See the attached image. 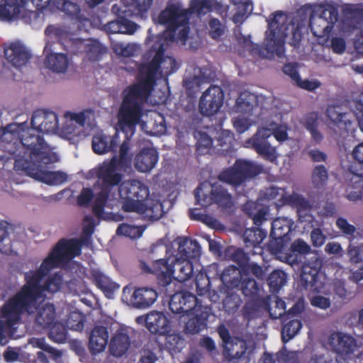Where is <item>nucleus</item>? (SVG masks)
Returning <instances> with one entry per match:
<instances>
[{
  "mask_svg": "<svg viewBox=\"0 0 363 363\" xmlns=\"http://www.w3.org/2000/svg\"><path fill=\"white\" fill-rule=\"evenodd\" d=\"M322 267V260L315 256L311 259L306 261L301 267L300 284L306 290L318 291L321 288L320 272Z\"/></svg>",
  "mask_w": 363,
  "mask_h": 363,
  "instance_id": "obj_12",
  "label": "nucleus"
},
{
  "mask_svg": "<svg viewBox=\"0 0 363 363\" xmlns=\"http://www.w3.org/2000/svg\"><path fill=\"white\" fill-rule=\"evenodd\" d=\"M178 245V255L181 259L191 260L200 257L201 249L196 240L188 237L179 238Z\"/></svg>",
  "mask_w": 363,
  "mask_h": 363,
  "instance_id": "obj_27",
  "label": "nucleus"
},
{
  "mask_svg": "<svg viewBox=\"0 0 363 363\" xmlns=\"http://www.w3.org/2000/svg\"><path fill=\"white\" fill-rule=\"evenodd\" d=\"M63 262L79 256L82 253L79 243L77 238L61 239L54 247Z\"/></svg>",
  "mask_w": 363,
  "mask_h": 363,
  "instance_id": "obj_30",
  "label": "nucleus"
},
{
  "mask_svg": "<svg viewBox=\"0 0 363 363\" xmlns=\"http://www.w3.org/2000/svg\"><path fill=\"white\" fill-rule=\"evenodd\" d=\"M157 298L156 290L152 288L142 287L134 291L130 301L133 306L137 308H146L152 306Z\"/></svg>",
  "mask_w": 363,
  "mask_h": 363,
  "instance_id": "obj_29",
  "label": "nucleus"
},
{
  "mask_svg": "<svg viewBox=\"0 0 363 363\" xmlns=\"http://www.w3.org/2000/svg\"><path fill=\"white\" fill-rule=\"evenodd\" d=\"M136 322L140 324L145 323L152 334L167 335L172 331L171 322L162 312L152 311L146 315L138 317Z\"/></svg>",
  "mask_w": 363,
  "mask_h": 363,
  "instance_id": "obj_14",
  "label": "nucleus"
},
{
  "mask_svg": "<svg viewBox=\"0 0 363 363\" xmlns=\"http://www.w3.org/2000/svg\"><path fill=\"white\" fill-rule=\"evenodd\" d=\"M40 283L41 281L38 282V291L34 294L33 297L28 298L26 294H22L21 289L3 304L2 316L6 319L9 325L18 323L24 313H33L37 309L38 301L43 296V293L54 294L59 291L64 284V280L62 275L56 272L48 277L43 285Z\"/></svg>",
  "mask_w": 363,
  "mask_h": 363,
  "instance_id": "obj_1",
  "label": "nucleus"
},
{
  "mask_svg": "<svg viewBox=\"0 0 363 363\" xmlns=\"http://www.w3.org/2000/svg\"><path fill=\"white\" fill-rule=\"evenodd\" d=\"M64 262L59 253L55 248L52 249L40 264L39 269L35 271H29L25 273V284L21 287L22 294H26L28 298L33 297L34 294L38 291V282L41 281L44 277L53 268L59 266Z\"/></svg>",
  "mask_w": 363,
  "mask_h": 363,
  "instance_id": "obj_10",
  "label": "nucleus"
},
{
  "mask_svg": "<svg viewBox=\"0 0 363 363\" xmlns=\"http://www.w3.org/2000/svg\"><path fill=\"white\" fill-rule=\"evenodd\" d=\"M252 350L244 340H239L233 345L232 360L234 363H249Z\"/></svg>",
  "mask_w": 363,
  "mask_h": 363,
  "instance_id": "obj_40",
  "label": "nucleus"
},
{
  "mask_svg": "<svg viewBox=\"0 0 363 363\" xmlns=\"http://www.w3.org/2000/svg\"><path fill=\"white\" fill-rule=\"evenodd\" d=\"M42 164H28L25 169L30 177L47 184L59 185L66 182L67 175L65 172L43 170L41 169Z\"/></svg>",
  "mask_w": 363,
  "mask_h": 363,
  "instance_id": "obj_18",
  "label": "nucleus"
},
{
  "mask_svg": "<svg viewBox=\"0 0 363 363\" xmlns=\"http://www.w3.org/2000/svg\"><path fill=\"white\" fill-rule=\"evenodd\" d=\"M352 189L347 190V198L352 201L363 198V174L354 173L350 179Z\"/></svg>",
  "mask_w": 363,
  "mask_h": 363,
  "instance_id": "obj_44",
  "label": "nucleus"
},
{
  "mask_svg": "<svg viewBox=\"0 0 363 363\" xmlns=\"http://www.w3.org/2000/svg\"><path fill=\"white\" fill-rule=\"evenodd\" d=\"M337 19V9L334 6L328 5L323 7L318 16L311 17L309 27L315 36L324 37L330 33Z\"/></svg>",
  "mask_w": 363,
  "mask_h": 363,
  "instance_id": "obj_11",
  "label": "nucleus"
},
{
  "mask_svg": "<svg viewBox=\"0 0 363 363\" xmlns=\"http://www.w3.org/2000/svg\"><path fill=\"white\" fill-rule=\"evenodd\" d=\"M326 115L330 121L338 128H346L348 123H351L348 114L342 112V108L339 106H328L326 109Z\"/></svg>",
  "mask_w": 363,
  "mask_h": 363,
  "instance_id": "obj_41",
  "label": "nucleus"
},
{
  "mask_svg": "<svg viewBox=\"0 0 363 363\" xmlns=\"http://www.w3.org/2000/svg\"><path fill=\"white\" fill-rule=\"evenodd\" d=\"M311 251V247L302 239L296 240L285 253L284 259L291 265L298 263V255H306Z\"/></svg>",
  "mask_w": 363,
  "mask_h": 363,
  "instance_id": "obj_34",
  "label": "nucleus"
},
{
  "mask_svg": "<svg viewBox=\"0 0 363 363\" xmlns=\"http://www.w3.org/2000/svg\"><path fill=\"white\" fill-rule=\"evenodd\" d=\"M149 188L142 182L137 179L127 180L119 186L120 198H134L144 201L149 196Z\"/></svg>",
  "mask_w": 363,
  "mask_h": 363,
  "instance_id": "obj_20",
  "label": "nucleus"
},
{
  "mask_svg": "<svg viewBox=\"0 0 363 363\" xmlns=\"http://www.w3.org/2000/svg\"><path fill=\"white\" fill-rule=\"evenodd\" d=\"M291 229L288 225H283L280 219L272 222L270 236L287 237Z\"/></svg>",
  "mask_w": 363,
  "mask_h": 363,
  "instance_id": "obj_62",
  "label": "nucleus"
},
{
  "mask_svg": "<svg viewBox=\"0 0 363 363\" xmlns=\"http://www.w3.org/2000/svg\"><path fill=\"white\" fill-rule=\"evenodd\" d=\"M302 328L301 320L298 319H292L284 324L281 329V340L284 343H286L293 337H294Z\"/></svg>",
  "mask_w": 363,
  "mask_h": 363,
  "instance_id": "obj_50",
  "label": "nucleus"
},
{
  "mask_svg": "<svg viewBox=\"0 0 363 363\" xmlns=\"http://www.w3.org/2000/svg\"><path fill=\"white\" fill-rule=\"evenodd\" d=\"M240 285H241L242 292L245 296L254 297L259 291L257 282L252 278H242Z\"/></svg>",
  "mask_w": 363,
  "mask_h": 363,
  "instance_id": "obj_59",
  "label": "nucleus"
},
{
  "mask_svg": "<svg viewBox=\"0 0 363 363\" xmlns=\"http://www.w3.org/2000/svg\"><path fill=\"white\" fill-rule=\"evenodd\" d=\"M55 6L57 9L65 13L70 19L84 23L89 21L88 18L82 13L81 8L77 3L69 0H55Z\"/></svg>",
  "mask_w": 363,
  "mask_h": 363,
  "instance_id": "obj_32",
  "label": "nucleus"
},
{
  "mask_svg": "<svg viewBox=\"0 0 363 363\" xmlns=\"http://www.w3.org/2000/svg\"><path fill=\"white\" fill-rule=\"evenodd\" d=\"M22 124L23 125L16 132V136L19 138L25 149V154L28 155L33 164L37 162L48 164L53 162L54 154L43 137L40 135V133H38L37 129L32 125L31 128L25 129V124Z\"/></svg>",
  "mask_w": 363,
  "mask_h": 363,
  "instance_id": "obj_6",
  "label": "nucleus"
},
{
  "mask_svg": "<svg viewBox=\"0 0 363 363\" xmlns=\"http://www.w3.org/2000/svg\"><path fill=\"white\" fill-rule=\"evenodd\" d=\"M194 194L196 204L203 208L216 204L222 210H230L234 206L232 195L220 184L202 182L194 190Z\"/></svg>",
  "mask_w": 363,
  "mask_h": 363,
  "instance_id": "obj_8",
  "label": "nucleus"
},
{
  "mask_svg": "<svg viewBox=\"0 0 363 363\" xmlns=\"http://www.w3.org/2000/svg\"><path fill=\"white\" fill-rule=\"evenodd\" d=\"M130 345L129 335L122 330H117L111 339L109 351L113 356L120 357L126 353Z\"/></svg>",
  "mask_w": 363,
  "mask_h": 363,
  "instance_id": "obj_31",
  "label": "nucleus"
},
{
  "mask_svg": "<svg viewBox=\"0 0 363 363\" xmlns=\"http://www.w3.org/2000/svg\"><path fill=\"white\" fill-rule=\"evenodd\" d=\"M45 34L50 38L60 40L67 36V32L61 26L49 25L45 30Z\"/></svg>",
  "mask_w": 363,
  "mask_h": 363,
  "instance_id": "obj_63",
  "label": "nucleus"
},
{
  "mask_svg": "<svg viewBox=\"0 0 363 363\" xmlns=\"http://www.w3.org/2000/svg\"><path fill=\"white\" fill-rule=\"evenodd\" d=\"M246 144L265 160L274 162L278 158L276 148L272 147L268 141H246Z\"/></svg>",
  "mask_w": 363,
  "mask_h": 363,
  "instance_id": "obj_35",
  "label": "nucleus"
},
{
  "mask_svg": "<svg viewBox=\"0 0 363 363\" xmlns=\"http://www.w3.org/2000/svg\"><path fill=\"white\" fill-rule=\"evenodd\" d=\"M4 55L7 61L16 68L26 65L30 58V52L19 42L12 43L4 48Z\"/></svg>",
  "mask_w": 363,
  "mask_h": 363,
  "instance_id": "obj_22",
  "label": "nucleus"
},
{
  "mask_svg": "<svg viewBox=\"0 0 363 363\" xmlns=\"http://www.w3.org/2000/svg\"><path fill=\"white\" fill-rule=\"evenodd\" d=\"M225 256L241 267H246L250 261L248 254H247L243 249L240 247H228L225 250Z\"/></svg>",
  "mask_w": 363,
  "mask_h": 363,
  "instance_id": "obj_48",
  "label": "nucleus"
},
{
  "mask_svg": "<svg viewBox=\"0 0 363 363\" xmlns=\"http://www.w3.org/2000/svg\"><path fill=\"white\" fill-rule=\"evenodd\" d=\"M151 92L139 81L123 91V100L118 111L121 125L132 128L139 123L143 116V104Z\"/></svg>",
  "mask_w": 363,
  "mask_h": 363,
  "instance_id": "obj_3",
  "label": "nucleus"
},
{
  "mask_svg": "<svg viewBox=\"0 0 363 363\" xmlns=\"http://www.w3.org/2000/svg\"><path fill=\"white\" fill-rule=\"evenodd\" d=\"M122 200V210L125 212H135L142 214L144 212L145 206L143 205V201L134 198H121Z\"/></svg>",
  "mask_w": 363,
  "mask_h": 363,
  "instance_id": "obj_55",
  "label": "nucleus"
},
{
  "mask_svg": "<svg viewBox=\"0 0 363 363\" xmlns=\"http://www.w3.org/2000/svg\"><path fill=\"white\" fill-rule=\"evenodd\" d=\"M132 157L130 139L126 137L119 147L118 155H114L111 159H115L114 163L119 166L121 170H126L131 167Z\"/></svg>",
  "mask_w": 363,
  "mask_h": 363,
  "instance_id": "obj_38",
  "label": "nucleus"
},
{
  "mask_svg": "<svg viewBox=\"0 0 363 363\" xmlns=\"http://www.w3.org/2000/svg\"><path fill=\"white\" fill-rule=\"evenodd\" d=\"M272 18L267 20L268 22V30L266 31L265 48L267 57L272 58L274 55L279 57L284 56L285 48V33L286 23L287 21L284 13L277 11L273 13Z\"/></svg>",
  "mask_w": 363,
  "mask_h": 363,
  "instance_id": "obj_7",
  "label": "nucleus"
},
{
  "mask_svg": "<svg viewBox=\"0 0 363 363\" xmlns=\"http://www.w3.org/2000/svg\"><path fill=\"white\" fill-rule=\"evenodd\" d=\"M108 340V328L103 325H96L91 330L89 337V350L91 355L104 352Z\"/></svg>",
  "mask_w": 363,
  "mask_h": 363,
  "instance_id": "obj_24",
  "label": "nucleus"
},
{
  "mask_svg": "<svg viewBox=\"0 0 363 363\" xmlns=\"http://www.w3.org/2000/svg\"><path fill=\"white\" fill-rule=\"evenodd\" d=\"M118 138V133H115L112 137L104 134L95 135L92 138L93 151L98 155H103L108 152H115Z\"/></svg>",
  "mask_w": 363,
  "mask_h": 363,
  "instance_id": "obj_28",
  "label": "nucleus"
},
{
  "mask_svg": "<svg viewBox=\"0 0 363 363\" xmlns=\"http://www.w3.org/2000/svg\"><path fill=\"white\" fill-rule=\"evenodd\" d=\"M143 205L145 206L143 215L148 217L150 220H157L162 215V204L157 199L146 198L143 201Z\"/></svg>",
  "mask_w": 363,
  "mask_h": 363,
  "instance_id": "obj_46",
  "label": "nucleus"
},
{
  "mask_svg": "<svg viewBox=\"0 0 363 363\" xmlns=\"http://www.w3.org/2000/svg\"><path fill=\"white\" fill-rule=\"evenodd\" d=\"M287 281L286 274L281 269H275L270 273L267 279L269 291L272 293H277L286 284Z\"/></svg>",
  "mask_w": 363,
  "mask_h": 363,
  "instance_id": "obj_47",
  "label": "nucleus"
},
{
  "mask_svg": "<svg viewBox=\"0 0 363 363\" xmlns=\"http://www.w3.org/2000/svg\"><path fill=\"white\" fill-rule=\"evenodd\" d=\"M198 306L197 297L188 291H179L173 294L169 302V308L174 314L182 316L196 309Z\"/></svg>",
  "mask_w": 363,
  "mask_h": 363,
  "instance_id": "obj_17",
  "label": "nucleus"
},
{
  "mask_svg": "<svg viewBox=\"0 0 363 363\" xmlns=\"http://www.w3.org/2000/svg\"><path fill=\"white\" fill-rule=\"evenodd\" d=\"M252 2L250 0H245V1L240 2L235 6L237 11L233 16V21L235 23H241L244 21L246 14L252 7Z\"/></svg>",
  "mask_w": 363,
  "mask_h": 363,
  "instance_id": "obj_61",
  "label": "nucleus"
},
{
  "mask_svg": "<svg viewBox=\"0 0 363 363\" xmlns=\"http://www.w3.org/2000/svg\"><path fill=\"white\" fill-rule=\"evenodd\" d=\"M71 49H66L72 55L84 52L89 61L96 62L101 60L103 55L106 52V48L98 40H91L87 43L80 38L70 40Z\"/></svg>",
  "mask_w": 363,
  "mask_h": 363,
  "instance_id": "obj_15",
  "label": "nucleus"
},
{
  "mask_svg": "<svg viewBox=\"0 0 363 363\" xmlns=\"http://www.w3.org/2000/svg\"><path fill=\"white\" fill-rule=\"evenodd\" d=\"M195 284L199 296H203L210 290L211 281L206 274H198L195 278Z\"/></svg>",
  "mask_w": 363,
  "mask_h": 363,
  "instance_id": "obj_60",
  "label": "nucleus"
},
{
  "mask_svg": "<svg viewBox=\"0 0 363 363\" xmlns=\"http://www.w3.org/2000/svg\"><path fill=\"white\" fill-rule=\"evenodd\" d=\"M159 154L154 147H143L134 157L135 168L140 172H149L158 162Z\"/></svg>",
  "mask_w": 363,
  "mask_h": 363,
  "instance_id": "obj_21",
  "label": "nucleus"
},
{
  "mask_svg": "<svg viewBox=\"0 0 363 363\" xmlns=\"http://www.w3.org/2000/svg\"><path fill=\"white\" fill-rule=\"evenodd\" d=\"M0 18L11 20L20 13V9L26 4V0H1Z\"/></svg>",
  "mask_w": 363,
  "mask_h": 363,
  "instance_id": "obj_39",
  "label": "nucleus"
},
{
  "mask_svg": "<svg viewBox=\"0 0 363 363\" xmlns=\"http://www.w3.org/2000/svg\"><path fill=\"white\" fill-rule=\"evenodd\" d=\"M289 239L287 237L270 236V240L267 243V249L272 253L280 258H284L285 256L286 246L285 242Z\"/></svg>",
  "mask_w": 363,
  "mask_h": 363,
  "instance_id": "obj_49",
  "label": "nucleus"
},
{
  "mask_svg": "<svg viewBox=\"0 0 363 363\" xmlns=\"http://www.w3.org/2000/svg\"><path fill=\"white\" fill-rule=\"evenodd\" d=\"M56 310L54 304L47 303L37 310L35 323L43 328H50L55 321Z\"/></svg>",
  "mask_w": 363,
  "mask_h": 363,
  "instance_id": "obj_33",
  "label": "nucleus"
},
{
  "mask_svg": "<svg viewBox=\"0 0 363 363\" xmlns=\"http://www.w3.org/2000/svg\"><path fill=\"white\" fill-rule=\"evenodd\" d=\"M30 124L38 133H55L58 129V118L53 111L37 110L33 113Z\"/></svg>",
  "mask_w": 363,
  "mask_h": 363,
  "instance_id": "obj_19",
  "label": "nucleus"
},
{
  "mask_svg": "<svg viewBox=\"0 0 363 363\" xmlns=\"http://www.w3.org/2000/svg\"><path fill=\"white\" fill-rule=\"evenodd\" d=\"M191 316L185 323L184 332L188 334H197L207 327L208 313L197 306L196 309L186 314Z\"/></svg>",
  "mask_w": 363,
  "mask_h": 363,
  "instance_id": "obj_25",
  "label": "nucleus"
},
{
  "mask_svg": "<svg viewBox=\"0 0 363 363\" xmlns=\"http://www.w3.org/2000/svg\"><path fill=\"white\" fill-rule=\"evenodd\" d=\"M224 100V92L217 85H211L201 95L199 109L203 116H211L216 114Z\"/></svg>",
  "mask_w": 363,
  "mask_h": 363,
  "instance_id": "obj_13",
  "label": "nucleus"
},
{
  "mask_svg": "<svg viewBox=\"0 0 363 363\" xmlns=\"http://www.w3.org/2000/svg\"><path fill=\"white\" fill-rule=\"evenodd\" d=\"M48 337L55 342L64 343L67 338V330L64 324L56 321L50 327Z\"/></svg>",
  "mask_w": 363,
  "mask_h": 363,
  "instance_id": "obj_51",
  "label": "nucleus"
},
{
  "mask_svg": "<svg viewBox=\"0 0 363 363\" xmlns=\"http://www.w3.org/2000/svg\"><path fill=\"white\" fill-rule=\"evenodd\" d=\"M92 277L95 285L98 289H101L107 297H111L114 291L120 287L118 284L113 281L108 277L101 272H94Z\"/></svg>",
  "mask_w": 363,
  "mask_h": 363,
  "instance_id": "obj_37",
  "label": "nucleus"
},
{
  "mask_svg": "<svg viewBox=\"0 0 363 363\" xmlns=\"http://www.w3.org/2000/svg\"><path fill=\"white\" fill-rule=\"evenodd\" d=\"M144 230L145 228L143 226L121 223L117 228L116 234L123 235L131 239H136L142 236Z\"/></svg>",
  "mask_w": 363,
  "mask_h": 363,
  "instance_id": "obj_52",
  "label": "nucleus"
},
{
  "mask_svg": "<svg viewBox=\"0 0 363 363\" xmlns=\"http://www.w3.org/2000/svg\"><path fill=\"white\" fill-rule=\"evenodd\" d=\"M329 343L333 350L341 355L353 353L357 346L354 337L340 332L333 333L330 335Z\"/></svg>",
  "mask_w": 363,
  "mask_h": 363,
  "instance_id": "obj_23",
  "label": "nucleus"
},
{
  "mask_svg": "<svg viewBox=\"0 0 363 363\" xmlns=\"http://www.w3.org/2000/svg\"><path fill=\"white\" fill-rule=\"evenodd\" d=\"M242 303L240 296L234 292L228 293L223 301V307L228 314H234Z\"/></svg>",
  "mask_w": 363,
  "mask_h": 363,
  "instance_id": "obj_54",
  "label": "nucleus"
},
{
  "mask_svg": "<svg viewBox=\"0 0 363 363\" xmlns=\"http://www.w3.org/2000/svg\"><path fill=\"white\" fill-rule=\"evenodd\" d=\"M110 193V189L101 188V191L96 194L92 206V212L99 219H106L104 208L106 206Z\"/></svg>",
  "mask_w": 363,
  "mask_h": 363,
  "instance_id": "obj_43",
  "label": "nucleus"
},
{
  "mask_svg": "<svg viewBox=\"0 0 363 363\" xmlns=\"http://www.w3.org/2000/svg\"><path fill=\"white\" fill-rule=\"evenodd\" d=\"M328 179V174L324 165H317L313 169L311 180L315 187L323 186Z\"/></svg>",
  "mask_w": 363,
  "mask_h": 363,
  "instance_id": "obj_57",
  "label": "nucleus"
},
{
  "mask_svg": "<svg viewBox=\"0 0 363 363\" xmlns=\"http://www.w3.org/2000/svg\"><path fill=\"white\" fill-rule=\"evenodd\" d=\"M114 161L115 159H111L108 162H104L96 172L98 182L101 188H107L110 191L113 187L119 185L123 179V174L117 172L121 169Z\"/></svg>",
  "mask_w": 363,
  "mask_h": 363,
  "instance_id": "obj_16",
  "label": "nucleus"
},
{
  "mask_svg": "<svg viewBox=\"0 0 363 363\" xmlns=\"http://www.w3.org/2000/svg\"><path fill=\"white\" fill-rule=\"evenodd\" d=\"M242 274L238 267L230 265L226 267L220 274L222 283L228 289H235L240 286Z\"/></svg>",
  "mask_w": 363,
  "mask_h": 363,
  "instance_id": "obj_36",
  "label": "nucleus"
},
{
  "mask_svg": "<svg viewBox=\"0 0 363 363\" xmlns=\"http://www.w3.org/2000/svg\"><path fill=\"white\" fill-rule=\"evenodd\" d=\"M86 317L80 312L73 311L69 313L67 324L72 330L82 331L84 327Z\"/></svg>",
  "mask_w": 363,
  "mask_h": 363,
  "instance_id": "obj_58",
  "label": "nucleus"
},
{
  "mask_svg": "<svg viewBox=\"0 0 363 363\" xmlns=\"http://www.w3.org/2000/svg\"><path fill=\"white\" fill-rule=\"evenodd\" d=\"M262 167L252 162L237 160L232 167L223 169L218 179L224 183L237 187L247 179L252 178L261 173Z\"/></svg>",
  "mask_w": 363,
  "mask_h": 363,
  "instance_id": "obj_9",
  "label": "nucleus"
},
{
  "mask_svg": "<svg viewBox=\"0 0 363 363\" xmlns=\"http://www.w3.org/2000/svg\"><path fill=\"white\" fill-rule=\"evenodd\" d=\"M189 217L191 220L201 221L212 228H216L219 224L218 219L211 215L201 213L198 208L190 209Z\"/></svg>",
  "mask_w": 363,
  "mask_h": 363,
  "instance_id": "obj_56",
  "label": "nucleus"
},
{
  "mask_svg": "<svg viewBox=\"0 0 363 363\" xmlns=\"http://www.w3.org/2000/svg\"><path fill=\"white\" fill-rule=\"evenodd\" d=\"M345 18L352 23H359L363 20V8L358 4L346 5L342 10Z\"/></svg>",
  "mask_w": 363,
  "mask_h": 363,
  "instance_id": "obj_53",
  "label": "nucleus"
},
{
  "mask_svg": "<svg viewBox=\"0 0 363 363\" xmlns=\"http://www.w3.org/2000/svg\"><path fill=\"white\" fill-rule=\"evenodd\" d=\"M152 49L157 50L156 53L149 63L143 64L139 68L138 80L151 91L156 84L158 73L168 77L179 68L174 57L164 55L165 49L163 43H160L157 48L153 45Z\"/></svg>",
  "mask_w": 363,
  "mask_h": 363,
  "instance_id": "obj_5",
  "label": "nucleus"
},
{
  "mask_svg": "<svg viewBox=\"0 0 363 363\" xmlns=\"http://www.w3.org/2000/svg\"><path fill=\"white\" fill-rule=\"evenodd\" d=\"M222 7L217 0H191L187 9H182L179 3L169 4L160 13L158 22L174 31L180 25L188 23L191 14L205 15L213 11H219Z\"/></svg>",
  "mask_w": 363,
  "mask_h": 363,
  "instance_id": "obj_2",
  "label": "nucleus"
},
{
  "mask_svg": "<svg viewBox=\"0 0 363 363\" xmlns=\"http://www.w3.org/2000/svg\"><path fill=\"white\" fill-rule=\"evenodd\" d=\"M209 35L211 38L217 40L224 33V29L220 21L217 18H212L209 21Z\"/></svg>",
  "mask_w": 363,
  "mask_h": 363,
  "instance_id": "obj_64",
  "label": "nucleus"
},
{
  "mask_svg": "<svg viewBox=\"0 0 363 363\" xmlns=\"http://www.w3.org/2000/svg\"><path fill=\"white\" fill-rule=\"evenodd\" d=\"M52 45L47 43L43 52L45 54V65L52 72L57 73H64L66 72L69 60L66 54L51 52Z\"/></svg>",
  "mask_w": 363,
  "mask_h": 363,
  "instance_id": "obj_26",
  "label": "nucleus"
},
{
  "mask_svg": "<svg viewBox=\"0 0 363 363\" xmlns=\"http://www.w3.org/2000/svg\"><path fill=\"white\" fill-rule=\"evenodd\" d=\"M267 232L260 228L252 227L245 229L243 240L247 247L258 246L267 237Z\"/></svg>",
  "mask_w": 363,
  "mask_h": 363,
  "instance_id": "obj_42",
  "label": "nucleus"
},
{
  "mask_svg": "<svg viewBox=\"0 0 363 363\" xmlns=\"http://www.w3.org/2000/svg\"><path fill=\"white\" fill-rule=\"evenodd\" d=\"M254 96L248 92H242L236 100V111L247 116L252 115Z\"/></svg>",
  "mask_w": 363,
  "mask_h": 363,
  "instance_id": "obj_45",
  "label": "nucleus"
},
{
  "mask_svg": "<svg viewBox=\"0 0 363 363\" xmlns=\"http://www.w3.org/2000/svg\"><path fill=\"white\" fill-rule=\"evenodd\" d=\"M144 269L154 274L161 286H167L174 278L179 282L188 280L194 274V266L191 260L168 257L154 261L150 267L144 263Z\"/></svg>",
  "mask_w": 363,
  "mask_h": 363,
  "instance_id": "obj_4",
  "label": "nucleus"
}]
</instances>
